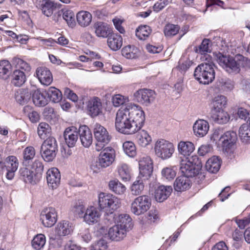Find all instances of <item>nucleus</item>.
<instances>
[{
    "label": "nucleus",
    "instance_id": "nucleus-1",
    "mask_svg": "<svg viewBox=\"0 0 250 250\" xmlns=\"http://www.w3.org/2000/svg\"><path fill=\"white\" fill-rule=\"evenodd\" d=\"M145 121V112L141 107L129 104L117 112L115 127L122 133L132 135L141 130Z\"/></svg>",
    "mask_w": 250,
    "mask_h": 250
},
{
    "label": "nucleus",
    "instance_id": "nucleus-2",
    "mask_svg": "<svg viewBox=\"0 0 250 250\" xmlns=\"http://www.w3.org/2000/svg\"><path fill=\"white\" fill-rule=\"evenodd\" d=\"M245 59L240 54L236 55L235 57L230 55H224L220 53L217 55V61L219 64L229 74L239 73L242 62L244 61Z\"/></svg>",
    "mask_w": 250,
    "mask_h": 250
},
{
    "label": "nucleus",
    "instance_id": "nucleus-3",
    "mask_svg": "<svg viewBox=\"0 0 250 250\" xmlns=\"http://www.w3.org/2000/svg\"><path fill=\"white\" fill-rule=\"evenodd\" d=\"M180 169L182 173L190 177L198 175L202 167L201 162L197 156H192L190 158L186 157L180 161Z\"/></svg>",
    "mask_w": 250,
    "mask_h": 250
},
{
    "label": "nucleus",
    "instance_id": "nucleus-4",
    "mask_svg": "<svg viewBox=\"0 0 250 250\" xmlns=\"http://www.w3.org/2000/svg\"><path fill=\"white\" fill-rule=\"evenodd\" d=\"M211 63H202L195 68L194 76L200 83L209 84L214 80L215 73Z\"/></svg>",
    "mask_w": 250,
    "mask_h": 250
},
{
    "label": "nucleus",
    "instance_id": "nucleus-5",
    "mask_svg": "<svg viewBox=\"0 0 250 250\" xmlns=\"http://www.w3.org/2000/svg\"><path fill=\"white\" fill-rule=\"evenodd\" d=\"M98 205L101 209L112 214L120 207L121 201L112 194L100 192L98 195Z\"/></svg>",
    "mask_w": 250,
    "mask_h": 250
},
{
    "label": "nucleus",
    "instance_id": "nucleus-6",
    "mask_svg": "<svg viewBox=\"0 0 250 250\" xmlns=\"http://www.w3.org/2000/svg\"><path fill=\"white\" fill-rule=\"evenodd\" d=\"M93 132L97 142L95 145V149L97 151H100L110 142L111 137L107 129L98 123L95 125Z\"/></svg>",
    "mask_w": 250,
    "mask_h": 250
},
{
    "label": "nucleus",
    "instance_id": "nucleus-7",
    "mask_svg": "<svg viewBox=\"0 0 250 250\" xmlns=\"http://www.w3.org/2000/svg\"><path fill=\"white\" fill-rule=\"evenodd\" d=\"M41 149L42 156L46 162L52 161L56 155L58 145L56 139L52 136L47 138L43 142Z\"/></svg>",
    "mask_w": 250,
    "mask_h": 250
},
{
    "label": "nucleus",
    "instance_id": "nucleus-8",
    "mask_svg": "<svg viewBox=\"0 0 250 250\" xmlns=\"http://www.w3.org/2000/svg\"><path fill=\"white\" fill-rule=\"evenodd\" d=\"M151 200L147 195H140L136 198L131 204V212L140 215L146 212L150 208Z\"/></svg>",
    "mask_w": 250,
    "mask_h": 250
},
{
    "label": "nucleus",
    "instance_id": "nucleus-9",
    "mask_svg": "<svg viewBox=\"0 0 250 250\" xmlns=\"http://www.w3.org/2000/svg\"><path fill=\"white\" fill-rule=\"evenodd\" d=\"M154 150L158 157L165 160L171 157L174 151V147L172 143L162 139L156 142Z\"/></svg>",
    "mask_w": 250,
    "mask_h": 250
},
{
    "label": "nucleus",
    "instance_id": "nucleus-10",
    "mask_svg": "<svg viewBox=\"0 0 250 250\" xmlns=\"http://www.w3.org/2000/svg\"><path fill=\"white\" fill-rule=\"evenodd\" d=\"M0 170L7 171L6 177L8 180H12L15 176V173L19 167L18 158L13 155L8 156L5 161L0 163Z\"/></svg>",
    "mask_w": 250,
    "mask_h": 250
},
{
    "label": "nucleus",
    "instance_id": "nucleus-11",
    "mask_svg": "<svg viewBox=\"0 0 250 250\" xmlns=\"http://www.w3.org/2000/svg\"><path fill=\"white\" fill-rule=\"evenodd\" d=\"M57 212L53 207L44 208L41 212L40 219L45 227H52L57 221Z\"/></svg>",
    "mask_w": 250,
    "mask_h": 250
},
{
    "label": "nucleus",
    "instance_id": "nucleus-12",
    "mask_svg": "<svg viewBox=\"0 0 250 250\" xmlns=\"http://www.w3.org/2000/svg\"><path fill=\"white\" fill-rule=\"evenodd\" d=\"M115 158V151L112 147H106L101 152L99 156V165L106 167L111 165Z\"/></svg>",
    "mask_w": 250,
    "mask_h": 250
},
{
    "label": "nucleus",
    "instance_id": "nucleus-13",
    "mask_svg": "<svg viewBox=\"0 0 250 250\" xmlns=\"http://www.w3.org/2000/svg\"><path fill=\"white\" fill-rule=\"evenodd\" d=\"M154 91L147 89H140L134 93V98L138 103L148 105L154 99Z\"/></svg>",
    "mask_w": 250,
    "mask_h": 250
},
{
    "label": "nucleus",
    "instance_id": "nucleus-14",
    "mask_svg": "<svg viewBox=\"0 0 250 250\" xmlns=\"http://www.w3.org/2000/svg\"><path fill=\"white\" fill-rule=\"evenodd\" d=\"M86 109L88 114L91 117H95L102 113L103 105L101 100L97 97L90 98L86 104Z\"/></svg>",
    "mask_w": 250,
    "mask_h": 250
},
{
    "label": "nucleus",
    "instance_id": "nucleus-15",
    "mask_svg": "<svg viewBox=\"0 0 250 250\" xmlns=\"http://www.w3.org/2000/svg\"><path fill=\"white\" fill-rule=\"evenodd\" d=\"M140 175L143 177L148 178L153 172V162L149 156L143 157L139 161Z\"/></svg>",
    "mask_w": 250,
    "mask_h": 250
},
{
    "label": "nucleus",
    "instance_id": "nucleus-16",
    "mask_svg": "<svg viewBox=\"0 0 250 250\" xmlns=\"http://www.w3.org/2000/svg\"><path fill=\"white\" fill-rule=\"evenodd\" d=\"M37 8L42 11L44 16L50 17L56 10L58 4L52 0H40L37 3Z\"/></svg>",
    "mask_w": 250,
    "mask_h": 250
},
{
    "label": "nucleus",
    "instance_id": "nucleus-17",
    "mask_svg": "<svg viewBox=\"0 0 250 250\" xmlns=\"http://www.w3.org/2000/svg\"><path fill=\"white\" fill-rule=\"evenodd\" d=\"M36 77L41 83L43 85H50L53 80V75L50 70L44 66H40L36 70Z\"/></svg>",
    "mask_w": 250,
    "mask_h": 250
},
{
    "label": "nucleus",
    "instance_id": "nucleus-18",
    "mask_svg": "<svg viewBox=\"0 0 250 250\" xmlns=\"http://www.w3.org/2000/svg\"><path fill=\"white\" fill-rule=\"evenodd\" d=\"M46 179L48 186L52 189L56 188L60 184L61 174L56 167L49 169L46 172Z\"/></svg>",
    "mask_w": 250,
    "mask_h": 250
},
{
    "label": "nucleus",
    "instance_id": "nucleus-19",
    "mask_svg": "<svg viewBox=\"0 0 250 250\" xmlns=\"http://www.w3.org/2000/svg\"><path fill=\"white\" fill-rule=\"evenodd\" d=\"M79 135L82 145L85 147H89L93 142L92 134L89 128L86 125L80 126Z\"/></svg>",
    "mask_w": 250,
    "mask_h": 250
},
{
    "label": "nucleus",
    "instance_id": "nucleus-20",
    "mask_svg": "<svg viewBox=\"0 0 250 250\" xmlns=\"http://www.w3.org/2000/svg\"><path fill=\"white\" fill-rule=\"evenodd\" d=\"M189 177H190L185 175L177 177L173 184L174 190L181 192L189 189L191 186V182Z\"/></svg>",
    "mask_w": 250,
    "mask_h": 250
},
{
    "label": "nucleus",
    "instance_id": "nucleus-21",
    "mask_svg": "<svg viewBox=\"0 0 250 250\" xmlns=\"http://www.w3.org/2000/svg\"><path fill=\"white\" fill-rule=\"evenodd\" d=\"M79 131L75 126H71L65 129L63 136L66 144L69 147L75 146L78 139Z\"/></svg>",
    "mask_w": 250,
    "mask_h": 250
},
{
    "label": "nucleus",
    "instance_id": "nucleus-22",
    "mask_svg": "<svg viewBox=\"0 0 250 250\" xmlns=\"http://www.w3.org/2000/svg\"><path fill=\"white\" fill-rule=\"evenodd\" d=\"M210 43V41L208 39H204L201 44L195 47L194 51L196 53L203 55L202 57L203 61H206L208 62H212V58L211 56L208 54V52H210V50L209 49V45Z\"/></svg>",
    "mask_w": 250,
    "mask_h": 250
},
{
    "label": "nucleus",
    "instance_id": "nucleus-23",
    "mask_svg": "<svg viewBox=\"0 0 250 250\" xmlns=\"http://www.w3.org/2000/svg\"><path fill=\"white\" fill-rule=\"evenodd\" d=\"M100 216V213L98 209L91 206L86 209L83 218L87 224L92 225L98 222Z\"/></svg>",
    "mask_w": 250,
    "mask_h": 250
},
{
    "label": "nucleus",
    "instance_id": "nucleus-24",
    "mask_svg": "<svg viewBox=\"0 0 250 250\" xmlns=\"http://www.w3.org/2000/svg\"><path fill=\"white\" fill-rule=\"evenodd\" d=\"M172 188L171 186L161 185L156 187L154 191V197L159 202L166 200L171 194Z\"/></svg>",
    "mask_w": 250,
    "mask_h": 250
},
{
    "label": "nucleus",
    "instance_id": "nucleus-25",
    "mask_svg": "<svg viewBox=\"0 0 250 250\" xmlns=\"http://www.w3.org/2000/svg\"><path fill=\"white\" fill-rule=\"evenodd\" d=\"M209 116L210 120L218 124H225L229 122L230 116L229 113L223 110L210 111Z\"/></svg>",
    "mask_w": 250,
    "mask_h": 250
},
{
    "label": "nucleus",
    "instance_id": "nucleus-26",
    "mask_svg": "<svg viewBox=\"0 0 250 250\" xmlns=\"http://www.w3.org/2000/svg\"><path fill=\"white\" fill-rule=\"evenodd\" d=\"M19 172L21 178L26 183L36 184L40 181L39 178H36V175L34 172L29 169L28 168H21L20 169Z\"/></svg>",
    "mask_w": 250,
    "mask_h": 250
},
{
    "label": "nucleus",
    "instance_id": "nucleus-27",
    "mask_svg": "<svg viewBox=\"0 0 250 250\" xmlns=\"http://www.w3.org/2000/svg\"><path fill=\"white\" fill-rule=\"evenodd\" d=\"M46 91H42L40 89H36L32 93V100L35 105L38 107H43L48 104V98L46 97Z\"/></svg>",
    "mask_w": 250,
    "mask_h": 250
},
{
    "label": "nucleus",
    "instance_id": "nucleus-28",
    "mask_svg": "<svg viewBox=\"0 0 250 250\" xmlns=\"http://www.w3.org/2000/svg\"><path fill=\"white\" fill-rule=\"evenodd\" d=\"M209 124L204 120H198L196 121L193 126L195 135L198 137H203L208 133L209 129Z\"/></svg>",
    "mask_w": 250,
    "mask_h": 250
},
{
    "label": "nucleus",
    "instance_id": "nucleus-29",
    "mask_svg": "<svg viewBox=\"0 0 250 250\" xmlns=\"http://www.w3.org/2000/svg\"><path fill=\"white\" fill-rule=\"evenodd\" d=\"M94 28L95 34L98 37L105 38L110 35V28L105 22L98 21L94 24Z\"/></svg>",
    "mask_w": 250,
    "mask_h": 250
},
{
    "label": "nucleus",
    "instance_id": "nucleus-30",
    "mask_svg": "<svg viewBox=\"0 0 250 250\" xmlns=\"http://www.w3.org/2000/svg\"><path fill=\"white\" fill-rule=\"evenodd\" d=\"M115 222H116L117 225L122 229H125V231H128L131 229L133 227L132 219L130 216L127 214H120L116 218L114 216Z\"/></svg>",
    "mask_w": 250,
    "mask_h": 250
},
{
    "label": "nucleus",
    "instance_id": "nucleus-31",
    "mask_svg": "<svg viewBox=\"0 0 250 250\" xmlns=\"http://www.w3.org/2000/svg\"><path fill=\"white\" fill-rule=\"evenodd\" d=\"M107 43L111 50L117 51L120 49L123 45V38L118 34L112 33L108 37Z\"/></svg>",
    "mask_w": 250,
    "mask_h": 250
},
{
    "label": "nucleus",
    "instance_id": "nucleus-32",
    "mask_svg": "<svg viewBox=\"0 0 250 250\" xmlns=\"http://www.w3.org/2000/svg\"><path fill=\"white\" fill-rule=\"evenodd\" d=\"M236 139V134L234 131H227L220 138L219 141L222 146L226 149L229 148L235 143Z\"/></svg>",
    "mask_w": 250,
    "mask_h": 250
},
{
    "label": "nucleus",
    "instance_id": "nucleus-33",
    "mask_svg": "<svg viewBox=\"0 0 250 250\" xmlns=\"http://www.w3.org/2000/svg\"><path fill=\"white\" fill-rule=\"evenodd\" d=\"M76 19L78 24L80 26L85 27L90 24L92 21V16L90 12L82 10L77 13Z\"/></svg>",
    "mask_w": 250,
    "mask_h": 250
},
{
    "label": "nucleus",
    "instance_id": "nucleus-34",
    "mask_svg": "<svg viewBox=\"0 0 250 250\" xmlns=\"http://www.w3.org/2000/svg\"><path fill=\"white\" fill-rule=\"evenodd\" d=\"M126 231L119 225H115L109 229L108 235L110 238L114 241H118L122 240L126 236Z\"/></svg>",
    "mask_w": 250,
    "mask_h": 250
},
{
    "label": "nucleus",
    "instance_id": "nucleus-35",
    "mask_svg": "<svg viewBox=\"0 0 250 250\" xmlns=\"http://www.w3.org/2000/svg\"><path fill=\"white\" fill-rule=\"evenodd\" d=\"M178 150L180 154L187 157L194 151L195 146L191 142L181 141L178 144Z\"/></svg>",
    "mask_w": 250,
    "mask_h": 250
},
{
    "label": "nucleus",
    "instance_id": "nucleus-36",
    "mask_svg": "<svg viewBox=\"0 0 250 250\" xmlns=\"http://www.w3.org/2000/svg\"><path fill=\"white\" fill-rule=\"evenodd\" d=\"M108 188L110 191L117 195L124 194L126 190L125 186L117 179L109 181Z\"/></svg>",
    "mask_w": 250,
    "mask_h": 250
},
{
    "label": "nucleus",
    "instance_id": "nucleus-37",
    "mask_svg": "<svg viewBox=\"0 0 250 250\" xmlns=\"http://www.w3.org/2000/svg\"><path fill=\"white\" fill-rule=\"evenodd\" d=\"M152 33L151 28L147 25H140L135 30V35L140 40H147Z\"/></svg>",
    "mask_w": 250,
    "mask_h": 250
},
{
    "label": "nucleus",
    "instance_id": "nucleus-38",
    "mask_svg": "<svg viewBox=\"0 0 250 250\" xmlns=\"http://www.w3.org/2000/svg\"><path fill=\"white\" fill-rule=\"evenodd\" d=\"M227 98L224 96L215 97L210 104V111L223 110L227 104Z\"/></svg>",
    "mask_w": 250,
    "mask_h": 250
},
{
    "label": "nucleus",
    "instance_id": "nucleus-39",
    "mask_svg": "<svg viewBox=\"0 0 250 250\" xmlns=\"http://www.w3.org/2000/svg\"><path fill=\"white\" fill-rule=\"evenodd\" d=\"M31 94L28 89L21 88L17 90L15 93V98L16 101L20 104H24L30 99Z\"/></svg>",
    "mask_w": 250,
    "mask_h": 250
},
{
    "label": "nucleus",
    "instance_id": "nucleus-40",
    "mask_svg": "<svg viewBox=\"0 0 250 250\" xmlns=\"http://www.w3.org/2000/svg\"><path fill=\"white\" fill-rule=\"evenodd\" d=\"M221 162L218 157L213 156L206 162L205 167L207 170L211 173H216L220 168Z\"/></svg>",
    "mask_w": 250,
    "mask_h": 250
},
{
    "label": "nucleus",
    "instance_id": "nucleus-41",
    "mask_svg": "<svg viewBox=\"0 0 250 250\" xmlns=\"http://www.w3.org/2000/svg\"><path fill=\"white\" fill-rule=\"evenodd\" d=\"M238 135L241 141L245 144L250 143V125L243 124L239 127Z\"/></svg>",
    "mask_w": 250,
    "mask_h": 250
},
{
    "label": "nucleus",
    "instance_id": "nucleus-42",
    "mask_svg": "<svg viewBox=\"0 0 250 250\" xmlns=\"http://www.w3.org/2000/svg\"><path fill=\"white\" fill-rule=\"evenodd\" d=\"M136 138L138 144L143 147L147 146L152 141L151 136L145 130H142L139 132Z\"/></svg>",
    "mask_w": 250,
    "mask_h": 250
},
{
    "label": "nucleus",
    "instance_id": "nucleus-43",
    "mask_svg": "<svg viewBox=\"0 0 250 250\" xmlns=\"http://www.w3.org/2000/svg\"><path fill=\"white\" fill-rule=\"evenodd\" d=\"M145 185L144 180L139 176L136 180L133 183L131 187L130 190L132 194L134 195H138L142 193L144 190Z\"/></svg>",
    "mask_w": 250,
    "mask_h": 250
},
{
    "label": "nucleus",
    "instance_id": "nucleus-44",
    "mask_svg": "<svg viewBox=\"0 0 250 250\" xmlns=\"http://www.w3.org/2000/svg\"><path fill=\"white\" fill-rule=\"evenodd\" d=\"M56 233L59 236H65L69 234L71 232V227L67 221H62L59 222L56 228Z\"/></svg>",
    "mask_w": 250,
    "mask_h": 250
},
{
    "label": "nucleus",
    "instance_id": "nucleus-45",
    "mask_svg": "<svg viewBox=\"0 0 250 250\" xmlns=\"http://www.w3.org/2000/svg\"><path fill=\"white\" fill-rule=\"evenodd\" d=\"M46 92L48 97L52 102L55 103L60 102L62 99L61 91L55 87H50Z\"/></svg>",
    "mask_w": 250,
    "mask_h": 250
},
{
    "label": "nucleus",
    "instance_id": "nucleus-46",
    "mask_svg": "<svg viewBox=\"0 0 250 250\" xmlns=\"http://www.w3.org/2000/svg\"><path fill=\"white\" fill-rule=\"evenodd\" d=\"M26 81L25 73L21 70H15L13 75L12 83L16 86H21Z\"/></svg>",
    "mask_w": 250,
    "mask_h": 250
},
{
    "label": "nucleus",
    "instance_id": "nucleus-47",
    "mask_svg": "<svg viewBox=\"0 0 250 250\" xmlns=\"http://www.w3.org/2000/svg\"><path fill=\"white\" fill-rule=\"evenodd\" d=\"M120 177L124 181H129L131 179L130 169L126 164H122L118 167Z\"/></svg>",
    "mask_w": 250,
    "mask_h": 250
},
{
    "label": "nucleus",
    "instance_id": "nucleus-48",
    "mask_svg": "<svg viewBox=\"0 0 250 250\" xmlns=\"http://www.w3.org/2000/svg\"><path fill=\"white\" fill-rule=\"evenodd\" d=\"M138 52V49L134 45H128L122 49V55L127 59L136 58Z\"/></svg>",
    "mask_w": 250,
    "mask_h": 250
},
{
    "label": "nucleus",
    "instance_id": "nucleus-49",
    "mask_svg": "<svg viewBox=\"0 0 250 250\" xmlns=\"http://www.w3.org/2000/svg\"><path fill=\"white\" fill-rule=\"evenodd\" d=\"M46 242V238L44 234L40 233L36 235L31 242L32 247L37 250L42 249Z\"/></svg>",
    "mask_w": 250,
    "mask_h": 250
},
{
    "label": "nucleus",
    "instance_id": "nucleus-50",
    "mask_svg": "<svg viewBox=\"0 0 250 250\" xmlns=\"http://www.w3.org/2000/svg\"><path fill=\"white\" fill-rule=\"evenodd\" d=\"M35 155L36 151L33 146H28L26 147L22 152L23 163L28 164L34 158Z\"/></svg>",
    "mask_w": 250,
    "mask_h": 250
},
{
    "label": "nucleus",
    "instance_id": "nucleus-51",
    "mask_svg": "<svg viewBox=\"0 0 250 250\" xmlns=\"http://www.w3.org/2000/svg\"><path fill=\"white\" fill-rule=\"evenodd\" d=\"M123 148L125 153L130 157H134L137 154L135 144L131 141H126L123 143Z\"/></svg>",
    "mask_w": 250,
    "mask_h": 250
},
{
    "label": "nucleus",
    "instance_id": "nucleus-52",
    "mask_svg": "<svg viewBox=\"0 0 250 250\" xmlns=\"http://www.w3.org/2000/svg\"><path fill=\"white\" fill-rule=\"evenodd\" d=\"M13 64L14 65L16 70H21L24 73L29 72L31 70V67L29 63L20 58H14L13 60Z\"/></svg>",
    "mask_w": 250,
    "mask_h": 250
},
{
    "label": "nucleus",
    "instance_id": "nucleus-53",
    "mask_svg": "<svg viewBox=\"0 0 250 250\" xmlns=\"http://www.w3.org/2000/svg\"><path fill=\"white\" fill-rule=\"evenodd\" d=\"M180 29L178 25L168 23L164 27V33L165 36L171 37L176 35L179 32Z\"/></svg>",
    "mask_w": 250,
    "mask_h": 250
},
{
    "label": "nucleus",
    "instance_id": "nucleus-54",
    "mask_svg": "<svg viewBox=\"0 0 250 250\" xmlns=\"http://www.w3.org/2000/svg\"><path fill=\"white\" fill-rule=\"evenodd\" d=\"M51 132L49 125L46 123H41L38 127V133L42 139H44Z\"/></svg>",
    "mask_w": 250,
    "mask_h": 250
},
{
    "label": "nucleus",
    "instance_id": "nucleus-55",
    "mask_svg": "<svg viewBox=\"0 0 250 250\" xmlns=\"http://www.w3.org/2000/svg\"><path fill=\"white\" fill-rule=\"evenodd\" d=\"M146 223L148 224L157 223L160 220L159 211L156 209L150 210L147 215Z\"/></svg>",
    "mask_w": 250,
    "mask_h": 250
},
{
    "label": "nucleus",
    "instance_id": "nucleus-56",
    "mask_svg": "<svg viewBox=\"0 0 250 250\" xmlns=\"http://www.w3.org/2000/svg\"><path fill=\"white\" fill-rule=\"evenodd\" d=\"M11 65L9 61L2 60L0 61V77L4 78L5 76L8 75L10 69Z\"/></svg>",
    "mask_w": 250,
    "mask_h": 250
},
{
    "label": "nucleus",
    "instance_id": "nucleus-57",
    "mask_svg": "<svg viewBox=\"0 0 250 250\" xmlns=\"http://www.w3.org/2000/svg\"><path fill=\"white\" fill-rule=\"evenodd\" d=\"M32 168L35 170L34 173L36 175V178L41 180L43 171L42 163L40 160H36L32 164Z\"/></svg>",
    "mask_w": 250,
    "mask_h": 250
},
{
    "label": "nucleus",
    "instance_id": "nucleus-58",
    "mask_svg": "<svg viewBox=\"0 0 250 250\" xmlns=\"http://www.w3.org/2000/svg\"><path fill=\"white\" fill-rule=\"evenodd\" d=\"M128 101V98L121 94H115L112 97V103L115 107H119Z\"/></svg>",
    "mask_w": 250,
    "mask_h": 250
},
{
    "label": "nucleus",
    "instance_id": "nucleus-59",
    "mask_svg": "<svg viewBox=\"0 0 250 250\" xmlns=\"http://www.w3.org/2000/svg\"><path fill=\"white\" fill-rule=\"evenodd\" d=\"M62 18L69 26L72 27L75 25V15L72 11L69 10L64 11L63 12Z\"/></svg>",
    "mask_w": 250,
    "mask_h": 250
},
{
    "label": "nucleus",
    "instance_id": "nucleus-60",
    "mask_svg": "<svg viewBox=\"0 0 250 250\" xmlns=\"http://www.w3.org/2000/svg\"><path fill=\"white\" fill-rule=\"evenodd\" d=\"M161 173L163 177L168 180L174 179L176 174V171L170 167L164 168L162 170Z\"/></svg>",
    "mask_w": 250,
    "mask_h": 250
},
{
    "label": "nucleus",
    "instance_id": "nucleus-61",
    "mask_svg": "<svg viewBox=\"0 0 250 250\" xmlns=\"http://www.w3.org/2000/svg\"><path fill=\"white\" fill-rule=\"evenodd\" d=\"M85 207L83 205L80 204H76L73 207V211L75 215H78L80 217H83L84 212H85Z\"/></svg>",
    "mask_w": 250,
    "mask_h": 250
},
{
    "label": "nucleus",
    "instance_id": "nucleus-62",
    "mask_svg": "<svg viewBox=\"0 0 250 250\" xmlns=\"http://www.w3.org/2000/svg\"><path fill=\"white\" fill-rule=\"evenodd\" d=\"M168 4V0H159L153 5V10L156 12L162 10Z\"/></svg>",
    "mask_w": 250,
    "mask_h": 250
},
{
    "label": "nucleus",
    "instance_id": "nucleus-63",
    "mask_svg": "<svg viewBox=\"0 0 250 250\" xmlns=\"http://www.w3.org/2000/svg\"><path fill=\"white\" fill-rule=\"evenodd\" d=\"M230 187H225L219 194V197L221 201L223 202L226 200L230 195Z\"/></svg>",
    "mask_w": 250,
    "mask_h": 250
},
{
    "label": "nucleus",
    "instance_id": "nucleus-64",
    "mask_svg": "<svg viewBox=\"0 0 250 250\" xmlns=\"http://www.w3.org/2000/svg\"><path fill=\"white\" fill-rule=\"evenodd\" d=\"M236 222L240 229H244L250 223V214L247 217L236 220Z\"/></svg>",
    "mask_w": 250,
    "mask_h": 250
}]
</instances>
